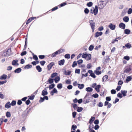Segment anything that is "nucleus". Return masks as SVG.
<instances>
[{
  "label": "nucleus",
  "instance_id": "1",
  "mask_svg": "<svg viewBox=\"0 0 132 132\" xmlns=\"http://www.w3.org/2000/svg\"><path fill=\"white\" fill-rule=\"evenodd\" d=\"M107 2L106 1H100L98 3L97 6L100 10L102 9L107 4Z\"/></svg>",
  "mask_w": 132,
  "mask_h": 132
},
{
  "label": "nucleus",
  "instance_id": "2",
  "mask_svg": "<svg viewBox=\"0 0 132 132\" xmlns=\"http://www.w3.org/2000/svg\"><path fill=\"white\" fill-rule=\"evenodd\" d=\"M11 54V50L9 49L7 51L4 52L3 54V56H8Z\"/></svg>",
  "mask_w": 132,
  "mask_h": 132
},
{
  "label": "nucleus",
  "instance_id": "3",
  "mask_svg": "<svg viewBox=\"0 0 132 132\" xmlns=\"http://www.w3.org/2000/svg\"><path fill=\"white\" fill-rule=\"evenodd\" d=\"M89 22L92 30V31L93 32L95 29V23L93 20H90Z\"/></svg>",
  "mask_w": 132,
  "mask_h": 132
},
{
  "label": "nucleus",
  "instance_id": "4",
  "mask_svg": "<svg viewBox=\"0 0 132 132\" xmlns=\"http://www.w3.org/2000/svg\"><path fill=\"white\" fill-rule=\"evenodd\" d=\"M98 8L97 6L96 5L95 9L93 10V12H91V13H94L95 15L97 14L98 12Z\"/></svg>",
  "mask_w": 132,
  "mask_h": 132
},
{
  "label": "nucleus",
  "instance_id": "5",
  "mask_svg": "<svg viewBox=\"0 0 132 132\" xmlns=\"http://www.w3.org/2000/svg\"><path fill=\"white\" fill-rule=\"evenodd\" d=\"M48 88V87L45 88L43 90L42 93V95L44 96L45 95H47L48 94V92H47V88Z\"/></svg>",
  "mask_w": 132,
  "mask_h": 132
},
{
  "label": "nucleus",
  "instance_id": "6",
  "mask_svg": "<svg viewBox=\"0 0 132 132\" xmlns=\"http://www.w3.org/2000/svg\"><path fill=\"white\" fill-rule=\"evenodd\" d=\"M54 63L53 62H52L50 63V64H49L47 66L48 70H50L51 69L52 67L54 65Z\"/></svg>",
  "mask_w": 132,
  "mask_h": 132
},
{
  "label": "nucleus",
  "instance_id": "7",
  "mask_svg": "<svg viewBox=\"0 0 132 132\" xmlns=\"http://www.w3.org/2000/svg\"><path fill=\"white\" fill-rule=\"evenodd\" d=\"M109 27L112 30H114L116 28V26L112 24V23H110L109 26Z\"/></svg>",
  "mask_w": 132,
  "mask_h": 132
},
{
  "label": "nucleus",
  "instance_id": "8",
  "mask_svg": "<svg viewBox=\"0 0 132 132\" xmlns=\"http://www.w3.org/2000/svg\"><path fill=\"white\" fill-rule=\"evenodd\" d=\"M125 25L123 23H120L119 25V27L120 28L123 29H124L125 28Z\"/></svg>",
  "mask_w": 132,
  "mask_h": 132
},
{
  "label": "nucleus",
  "instance_id": "9",
  "mask_svg": "<svg viewBox=\"0 0 132 132\" xmlns=\"http://www.w3.org/2000/svg\"><path fill=\"white\" fill-rule=\"evenodd\" d=\"M18 62V60H13L12 62V64L13 65H18L19 64L17 62Z\"/></svg>",
  "mask_w": 132,
  "mask_h": 132
},
{
  "label": "nucleus",
  "instance_id": "10",
  "mask_svg": "<svg viewBox=\"0 0 132 132\" xmlns=\"http://www.w3.org/2000/svg\"><path fill=\"white\" fill-rule=\"evenodd\" d=\"M103 34L102 32H97L95 34V37H97L99 36H101Z\"/></svg>",
  "mask_w": 132,
  "mask_h": 132
},
{
  "label": "nucleus",
  "instance_id": "11",
  "mask_svg": "<svg viewBox=\"0 0 132 132\" xmlns=\"http://www.w3.org/2000/svg\"><path fill=\"white\" fill-rule=\"evenodd\" d=\"M11 104L10 102H8L6 103L5 105V107L7 109H9L11 107Z\"/></svg>",
  "mask_w": 132,
  "mask_h": 132
},
{
  "label": "nucleus",
  "instance_id": "12",
  "mask_svg": "<svg viewBox=\"0 0 132 132\" xmlns=\"http://www.w3.org/2000/svg\"><path fill=\"white\" fill-rule=\"evenodd\" d=\"M7 75L4 74L0 76V79L1 80H5L7 78Z\"/></svg>",
  "mask_w": 132,
  "mask_h": 132
},
{
  "label": "nucleus",
  "instance_id": "13",
  "mask_svg": "<svg viewBox=\"0 0 132 132\" xmlns=\"http://www.w3.org/2000/svg\"><path fill=\"white\" fill-rule=\"evenodd\" d=\"M65 60L64 59L61 60L58 62V64L60 65H63L64 63Z\"/></svg>",
  "mask_w": 132,
  "mask_h": 132
},
{
  "label": "nucleus",
  "instance_id": "14",
  "mask_svg": "<svg viewBox=\"0 0 132 132\" xmlns=\"http://www.w3.org/2000/svg\"><path fill=\"white\" fill-rule=\"evenodd\" d=\"M85 99H86L85 100L83 101V102L84 104H86L89 102V100H90V98L89 97H88V98H87V97Z\"/></svg>",
  "mask_w": 132,
  "mask_h": 132
},
{
  "label": "nucleus",
  "instance_id": "15",
  "mask_svg": "<svg viewBox=\"0 0 132 132\" xmlns=\"http://www.w3.org/2000/svg\"><path fill=\"white\" fill-rule=\"evenodd\" d=\"M101 87V86L100 85H98L96 86L95 88V89L98 92L100 91V88Z\"/></svg>",
  "mask_w": 132,
  "mask_h": 132
},
{
  "label": "nucleus",
  "instance_id": "16",
  "mask_svg": "<svg viewBox=\"0 0 132 132\" xmlns=\"http://www.w3.org/2000/svg\"><path fill=\"white\" fill-rule=\"evenodd\" d=\"M129 18L127 16L124 17L123 18V21L126 22H128L129 21Z\"/></svg>",
  "mask_w": 132,
  "mask_h": 132
},
{
  "label": "nucleus",
  "instance_id": "17",
  "mask_svg": "<svg viewBox=\"0 0 132 132\" xmlns=\"http://www.w3.org/2000/svg\"><path fill=\"white\" fill-rule=\"evenodd\" d=\"M60 79V78L59 76H57L55 77L54 79L55 82L56 83H57L59 81Z\"/></svg>",
  "mask_w": 132,
  "mask_h": 132
},
{
  "label": "nucleus",
  "instance_id": "18",
  "mask_svg": "<svg viewBox=\"0 0 132 132\" xmlns=\"http://www.w3.org/2000/svg\"><path fill=\"white\" fill-rule=\"evenodd\" d=\"M36 69L38 72H40L42 71V69L39 65L36 66Z\"/></svg>",
  "mask_w": 132,
  "mask_h": 132
},
{
  "label": "nucleus",
  "instance_id": "19",
  "mask_svg": "<svg viewBox=\"0 0 132 132\" xmlns=\"http://www.w3.org/2000/svg\"><path fill=\"white\" fill-rule=\"evenodd\" d=\"M91 58V55L90 54H88L87 55V57L86 58V60L87 61L90 60Z\"/></svg>",
  "mask_w": 132,
  "mask_h": 132
},
{
  "label": "nucleus",
  "instance_id": "20",
  "mask_svg": "<svg viewBox=\"0 0 132 132\" xmlns=\"http://www.w3.org/2000/svg\"><path fill=\"white\" fill-rule=\"evenodd\" d=\"M78 87L80 89H82L84 86V85L83 84H78Z\"/></svg>",
  "mask_w": 132,
  "mask_h": 132
},
{
  "label": "nucleus",
  "instance_id": "21",
  "mask_svg": "<svg viewBox=\"0 0 132 132\" xmlns=\"http://www.w3.org/2000/svg\"><path fill=\"white\" fill-rule=\"evenodd\" d=\"M21 69L20 68H19L15 69L14 71L15 73H18L21 72Z\"/></svg>",
  "mask_w": 132,
  "mask_h": 132
},
{
  "label": "nucleus",
  "instance_id": "22",
  "mask_svg": "<svg viewBox=\"0 0 132 132\" xmlns=\"http://www.w3.org/2000/svg\"><path fill=\"white\" fill-rule=\"evenodd\" d=\"M63 52V50L62 49H60L58 51L55 52L56 54L57 55L62 53Z\"/></svg>",
  "mask_w": 132,
  "mask_h": 132
},
{
  "label": "nucleus",
  "instance_id": "23",
  "mask_svg": "<svg viewBox=\"0 0 132 132\" xmlns=\"http://www.w3.org/2000/svg\"><path fill=\"white\" fill-rule=\"evenodd\" d=\"M32 67V65H31L28 64L26 65L24 67V69H28Z\"/></svg>",
  "mask_w": 132,
  "mask_h": 132
},
{
  "label": "nucleus",
  "instance_id": "24",
  "mask_svg": "<svg viewBox=\"0 0 132 132\" xmlns=\"http://www.w3.org/2000/svg\"><path fill=\"white\" fill-rule=\"evenodd\" d=\"M127 92V91L126 90H121V93L122 94L123 96H126V94Z\"/></svg>",
  "mask_w": 132,
  "mask_h": 132
},
{
  "label": "nucleus",
  "instance_id": "25",
  "mask_svg": "<svg viewBox=\"0 0 132 132\" xmlns=\"http://www.w3.org/2000/svg\"><path fill=\"white\" fill-rule=\"evenodd\" d=\"M130 30L128 29H125L124 31V32L126 34H130Z\"/></svg>",
  "mask_w": 132,
  "mask_h": 132
},
{
  "label": "nucleus",
  "instance_id": "26",
  "mask_svg": "<svg viewBox=\"0 0 132 132\" xmlns=\"http://www.w3.org/2000/svg\"><path fill=\"white\" fill-rule=\"evenodd\" d=\"M85 90L87 92H92L93 91V89L90 87H88L86 88Z\"/></svg>",
  "mask_w": 132,
  "mask_h": 132
},
{
  "label": "nucleus",
  "instance_id": "27",
  "mask_svg": "<svg viewBox=\"0 0 132 132\" xmlns=\"http://www.w3.org/2000/svg\"><path fill=\"white\" fill-rule=\"evenodd\" d=\"M125 46L127 48L129 49L131 46V44L129 43H128L125 44Z\"/></svg>",
  "mask_w": 132,
  "mask_h": 132
},
{
  "label": "nucleus",
  "instance_id": "28",
  "mask_svg": "<svg viewBox=\"0 0 132 132\" xmlns=\"http://www.w3.org/2000/svg\"><path fill=\"white\" fill-rule=\"evenodd\" d=\"M83 110V108L82 107H77V111L78 112H80Z\"/></svg>",
  "mask_w": 132,
  "mask_h": 132
},
{
  "label": "nucleus",
  "instance_id": "29",
  "mask_svg": "<svg viewBox=\"0 0 132 132\" xmlns=\"http://www.w3.org/2000/svg\"><path fill=\"white\" fill-rule=\"evenodd\" d=\"M131 70V69L130 68H127L124 71V72L128 73Z\"/></svg>",
  "mask_w": 132,
  "mask_h": 132
},
{
  "label": "nucleus",
  "instance_id": "30",
  "mask_svg": "<svg viewBox=\"0 0 132 132\" xmlns=\"http://www.w3.org/2000/svg\"><path fill=\"white\" fill-rule=\"evenodd\" d=\"M131 79L132 78L130 76H129L127 77V79H126V81L127 82H128L129 81L131 80Z\"/></svg>",
  "mask_w": 132,
  "mask_h": 132
},
{
  "label": "nucleus",
  "instance_id": "31",
  "mask_svg": "<svg viewBox=\"0 0 132 132\" xmlns=\"http://www.w3.org/2000/svg\"><path fill=\"white\" fill-rule=\"evenodd\" d=\"M57 75V73L56 72L54 73L51 74V77L52 78H53L56 76Z\"/></svg>",
  "mask_w": 132,
  "mask_h": 132
},
{
  "label": "nucleus",
  "instance_id": "32",
  "mask_svg": "<svg viewBox=\"0 0 132 132\" xmlns=\"http://www.w3.org/2000/svg\"><path fill=\"white\" fill-rule=\"evenodd\" d=\"M88 54L87 53H83L82 55V57L83 58H86L87 57V55Z\"/></svg>",
  "mask_w": 132,
  "mask_h": 132
},
{
  "label": "nucleus",
  "instance_id": "33",
  "mask_svg": "<svg viewBox=\"0 0 132 132\" xmlns=\"http://www.w3.org/2000/svg\"><path fill=\"white\" fill-rule=\"evenodd\" d=\"M55 86V85L54 84H52L50 85L48 88H49L50 90L53 88Z\"/></svg>",
  "mask_w": 132,
  "mask_h": 132
},
{
  "label": "nucleus",
  "instance_id": "34",
  "mask_svg": "<svg viewBox=\"0 0 132 132\" xmlns=\"http://www.w3.org/2000/svg\"><path fill=\"white\" fill-rule=\"evenodd\" d=\"M57 87L59 89L62 88V84L60 83L58 84L57 86Z\"/></svg>",
  "mask_w": 132,
  "mask_h": 132
},
{
  "label": "nucleus",
  "instance_id": "35",
  "mask_svg": "<svg viewBox=\"0 0 132 132\" xmlns=\"http://www.w3.org/2000/svg\"><path fill=\"white\" fill-rule=\"evenodd\" d=\"M95 118L94 117H91V119L89 120V123L90 124L92 123L94 120Z\"/></svg>",
  "mask_w": 132,
  "mask_h": 132
},
{
  "label": "nucleus",
  "instance_id": "36",
  "mask_svg": "<svg viewBox=\"0 0 132 132\" xmlns=\"http://www.w3.org/2000/svg\"><path fill=\"white\" fill-rule=\"evenodd\" d=\"M94 72L95 73H96L97 75H98L100 74L101 73V71H100L97 70H95Z\"/></svg>",
  "mask_w": 132,
  "mask_h": 132
},
{
  "label": "nucleus",
  "instance_id": "37",
  "mask_svg": "<svg viewBox=\"0 0 132 132\" xmlns=\"http://www.w3.org/2000/svg\"><path fill=\"white\" fill-rule=\"evenodd\" d=\"M70 71L68 70L67 71L65 70V71L64 73L65 75H69L70 74Z\"/></svg>",
  "mask_w": 132,
  "mask_h": 132
},
{
  "label": "nucleus",
  "instance_id": "38",
  "mask_svg": "<svg viewBox=\"0 0 132 132\" xmlns=\"http://www.w3.org/2000/svg\"><path fill=\"white\" fill-rule=\"evenodd\" d=\"M108 78V76L105 75L102 78L103 81H106Z\"/></svg>",
  "mask_w": 132,
  "mask_h": 132
},
{
  "label": "nucleus",
  "instance_id": "39",
  "mask_svg": "<svg viewBox=\"0 0 132 132\" xmlns=\"http://www.w3.org/2000/svg\"><path fill=\"white\" fill-rule=\"evenodd\" d=\"M6 116L7 117H10L11 116V114L10 112H7L6 113Z\"/></svg>",
  "mask_w": 132,
  "mask_h": 132
},
{
  "label": "nucleus",
  "instance_id": "40",
  "mask_svg": "<svg viewBox=\"0 0 132 132\" xmlns=\"http://www.w3.org/2000/svg\"><path fill=\"white\" fill-rule=\"evenodd\" d=\"M48 81L49 84H52L53 82V79L51 78H50L49 79Z\"/></svg>",
  "mask_w": 132,
  "mask_h": 132
},
{
  "label": "nucleus",
  "instance_id": "41",
  "mask_svg": "<svg viewBox=\"0 0 132 132\" xmlns=\"http://www.w3.org/2000/svg\"><path fill=\"white\" fill-rule=\"evenodd\" d=\"M94 48V46L92 45H90L88 49L90 51L93 50Z\"/></svg>",
  "mask_w": 132,
  "mask_h": 132
},
{
  "label": "nucleus",
  "instance_id": "42",
  "mask_svg": "<svg viewBox=\"0 0 132 132\" xmlns=\"http://www.w3.org/2000/svg\"><path fill=\"white\" fill-rule=\"evenodd\" d=\"M16 103V102L15 101H13L11 104V105L12 106H14Z\"/></svg>",
  "mask_w": 132,
  "mask_h": 132
},
{
  "label": "nucleus",
  "instance_id": "43",
  "mask_svg": "<svg viewBox=\"0 0 132 132\" xmlns=\"http://www.w3.org/2000/svg\"><path fill=\"white\" fill-rule=\"evenodd\" d=\"M77 126L76 125H73L72 126L71 129L74 130H75V129L77 128Z\"/></svg>",
  "mask_w": 132,
  "mask_h": 132
},
{
  "label": "nucleus",
  "instance_id": "44",
  "mask_svg": "<svg viewBox=\"0 0 132 132\" xmlns=\"http://www.w3.org/2000/svg\"><path fill=\"white\" fill-rule=\"evenodd\" d=\"M93 3L92 2H89L87 4V5L89 7H90L92 5Z\"/></svg>",
  "mask_w": 132,
  "mask_h": 132
},
{
  "label": "nucleus",
  "instance_id": "45",
  "mask_svg": "<svg viewBox=\"0 0 132 132\" xmlns=\"http://www.w3.org/2000/svg\"><path fill=\"white\" fill-rule=\"evenodd\" d=\"M92 96L94 98H97L98 96V94L96 93L92 95Z\"/></svg>",
  "mask_w": 132,
  "mask_h": 132
},
{
  "label": "nucleus",
  "instance_id": "46",
  "mask_svg": "<svg viewBox=\"0 0 132 132\" xmlns=\"http://www.w3.org/2000/svg\"><path fill=\"white\" fill-rule=\"evenodd\" d=\"M65 57L67 59H69L70 58V55L69 54H67L65 55Z\"/></svg>",
  "mask_w": 132,
  "mask_h": 132
},
{
  "label": "nucleus",
  "instance_id": "47",
  "mask_svg": "<svg viewBox=\"0 0 132 132\" xmlns=\"http://www.w3.org/2000/svg\"><path fill=\"white\" fill-rule=\"evenodd\" d=\"M77 63L76 61H74L73 64L72 65V67H74L76 66L77 65Z\"/></svg>",
  "mask_w": 132,
  "mask_h": 132
},
{
  "label": "nucleus",
  "instance_id": "48",
  "mask_svg": "<svg viewBox=\"0 0 132 132\" xmlns=\"http://www.w3.org/2000/svg\"><path fill=\"white\" fill-rule=\"evenodd\" d=\"M132 13V9L131 8H130L128 11V14H130Z\"/></svg>",
  "mask_w": 132,
  "mask_h": 132
},
{
  "label": "nucleus",
  "instance_id": "49",
  "mask_svg": "<svg viewBox=\"0 0 132 132\" xmlns=\"http://www.w3.org/2000/svg\"><path fill=\"white\" fill-rule=\"evenodd\" d=\"M83 62V60L81 59H80L77 61V63L78 64H80L82 63Z\"/></svg>",
  "mask_w": 132,
  "mask_h": 132
},
{
  "label": "nucleus",
  "instance_id": "50",
  "mask_svg": "<svg viewBox=\"0 0 132 132\" xmlns=\"http://www.w3.org/2000/svg\"><path fill=\"white\" fill-rule=\"evenodd\" d=\"M27 54V52L26 51H24L22 52L21 54V55L22 56H23L25 55H26Z\"/></svg>",
  "mask_w": 132,
  "mask_h": 132
},
{
  "label": "nucleus",
  "instance_id": "51",
  "mask_svg": "<svg viewBox=\"0 0 132 132\" xmlns=\"http://www.w3.org/2000/svg\"><path fill=\"white\" fill-rule=\"evenodd\" d=\"M123 59L127 60H129L130 58L129 56H124L123 57Z\"/></svg>",
  "mask_w": 132,
  "mask_h": 132
},
{
  "label": "nucleus",
  "instance_id": "52",
  "mask_svg": "<svg viewBox=\"0 0 132 132\" xmlns=\"http://www.w3.org/2000/svg\"><path fill=\"white\" fill-rule=\"evenodd\" d=\"M89 10L87 8H86L84 10V12L86 14H88L89 12Z\"/></svg>",
  "mask_w": 132,
  "mask_h": 132
},
{
  "label": "nucleus",
  "instance_id": "53",
  "mask_svg": "<svg viewBox=\"0 0 132 132\" xmlns=\"http://www.w3.org/2000/svg\"><path fill=\"white\" fill-rule=\"evenodd\" d=\"M52 91L54 93H57V91L55 88H54Z\"/></svg>",
  "mask_w": 132,
  "mask_h": 132
},
{
  "label": "nucleus",
  "instance_id": "54",
  "mask_svg": "<svg viewBox=\"0 0 132 132\" xmlns=\"http://www.w3.org/2000/svg\"><path fill=\"white\" fill-rule=\"evenodd\" d=\"M73 106L75 110H76L77 108V105L75 104H73Z\"/></svg>",
  "mask_w": 132,
  "mask_h": 132
},
{
  "label": "nucleus",
  "instance_id": "55",
  "mask_svg": "<svg viewBox=\"0 0 132 132\" xmlns=\"http://www.w3.org/2000/svg\"><path fill=\"white\" fill-rule=\"evenodd\" d=\"M32 21V19L31 18H30L27 21L26 23V24H28L29 23H30V22H31Z\"/></svg>",
  "mask_w": 132,
  "mask_h": 132
},
{
  "label": "nucleus",
  "instance_id": "56",
  "mask_svg": "<svg viewBox=\"0 0 132 132\" xmlns=\"http://www.w3.org/2000/svg\"><path fill=\"white\" fill-rule=\"evenodd\" d=\"M77 113L75 112H74L72 113V117L73 118H75L76 117Z\"/></svg>",
  "mask_w": 132,
  "mask_h": 132
},
{
  "label": "nucleus",
  "instance_id": "57",
  "mask_svg": "<svg viewBox=\"0 0 132 132\" xmlns=\"http://www.w3.org/2000/svg\"><path fill=\"white\" fill-rule=\"evenodd\" d=\"M123 83V82L121 80H120L119 81L118 83V85H121Z\"/></svg>",
  "mask_w": 132,
  "mask_h": 132
},
{
  "label": "nucleus",
  "instance_id": "58",
  "mask_svg": "<svg viewBox=\"0 0 132 132\" xmlns=\"http://www.w3.org/2000/svg\"><path fill=\"white\" fill-rule=\"evenodd\" d=\"M75 72L76 73L79 74L80 72V70L79 69H76L75 70Z\"/></svg>",
  "mask_w": 132,
  "mask_h": 132
},
{
  "label": "nucleus",
  "instance_id": "59",
  "mask_svg": "<svg viewBox=\"0 0 132 132\" xmlns=\"http://www.w3.org/2000/svg\"><path fill=\"white\" fill-rule=\"evenodd\" d=\"M67 4V3L65 2L64 3H63L61 4L60 6V7H62L65 5Z\"/></svg>",
  "mask_w": 132,
  "mask_h": 132
},
{
  "label": "nucleus",
  "instance_id": "60",
  "mask_svg": "<svg viewBox=\"0 0 132 132\" xmlns=\"http://www.w3.org/2000/svg\"><path fill=\"white\" fill-rule=\"evenodd\" d=\"M22 103V101L20 100H19L17 102V104L18 105H20Z\"/></svg>",
  "mask_w": 132,
  "mask_h": 132
},
{
  "label": "nucleus",
  "instance_id": "61",
  "mask_svg": "<svg viewBox=\"0 0 132 132\" xmlns=\"http://www.w3.org/2000/svg\"><path fill=\"white\" fill-rule=\"evenodd\" d=\"M111 93L112 94H115L116 93V91L115 90L112 89L111 90Z\"/></svg>",
  "mask_w": 132,
  "mask_h": 132
},
{
  "label": "nucleus",
  "instance_id": "62",
  "mask_svg": "<svg viewBox=\"0 0 132 132\" xmlns=\"http://www.w3.org/2000/svg\"><path fill=\"white\" fill-rule=\"evenodd\" d=\"M117 96L119 97L120 98H121L122 97L121 94L120 93H119L117 94Z\"/></svg>",
  "mask_w": 132,
  "mask_h": 132
},
{
  "label": "nucleus",
  "instance_id": "63",
  "mask_svg": "<svg viewBox=\"0 0 132 132\" xmlns=\"http://www.w3.org/2000/svg\"><path fill=\"white\" fill-rule=\"evenodd\" d=\"M33 58L34 59L36 60H37L38 59V58L37 56L36 55H34Z\"/></svg>",
  "mask_w": 132,
  "mask_h": 132
},
{
  "label": "nucleus",
  "instance_id": "64",
  "mask_svg": "<svg viewBox=\"0 0 132 132\" xmlns=\"http://www.w3.org/2000/svg\"><path fill=\"white\" fill-rule=\"evenodd\" d=\"M30 103V101L28 100H27L26 102V103L27 105H28Z\"/></svg>",
  "mask_w": 132,
  "mask_h": 132
}]
</instances>
